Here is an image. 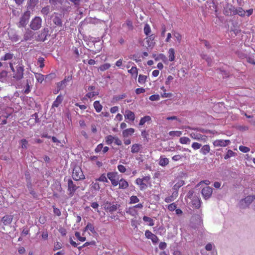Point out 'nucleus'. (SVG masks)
<instances>
[{
	"mask_svg": "<svg viewBox=\"0 0 255 255\" xmlns=\"http://www.w3.org/2000/svg\"><path fill=\"white\" fill-rule=\"evenodd\" d=\"M9 67L13 72V78L16 81L21 80L23 77L24 68L22 66L17 65L14 68L11 63H9Z\"/></svg>",
	"mask_w": 255,
	"mask_h": 255,
	"instance_id": "f257e3e1",
	"label": "nucleus"
},
{
	"mask_svg": "<svg viewBox=\"0 0 255 255\" xmlns=\"http://www.w3.org/2000/svg\"><path fill=\"white\" fill-rule=\"evenodd\" d=\"M72 177L74 180L79 181L85 179L83 171L79 166H75L72 171Z\"/></svg>",
	"mask_w": 255,
	"mask_h": 255,
	"instance_id": "f03ea898",
	"label": "nucleus"
},
{
	"mask_svg": "<svg viewBox=\"0 0 255 255\" xmlns=\"http://www.w3.org/2000/svg\"><path fill=\"white\" fill-rule=\"evenodd\" d=\"M154 39L155 36L154 34L147 36L144 38L142 45L146 48L152 49L155 44Z\"/></svg>",
	"mask_w": 255,
	"mask_h": 255,
	"instance_id": "7ed1b4c3",
	"label": "nucleus"
},
{
	"mask_svg": "<svg viewBox=\"0 0 255 255\" xmlns=\"http://www.w3.org/2000/svg\"><path fill=\"white\" fill-rule=\"evenodd\" d=\"M150 179V176H146L142 178H137L135 180V183L139 186L141 190H144L147 187V184L149 183Z\"/></svg>",
	"mask_w": 255,
	"mask_h": 255,
	"instance_id": "20e7f679",
	"label": "nucleus"
},
{
	"mask_svg": "<svg viewBox=\"0 0 255 255\" xmlns=\"http://www.w3.org/2000/svg\"><path fill=\"white\" fill-rule=\"evenodd\" d=\"M108 179L111 181L112 185L114 187L117 186L119 184V175L117 172H110L107 175Z\"/></svg>",
	"mask_w": 255,
	"mask_h": 255,
	"instance_id": "39448f33",
	"label": "nucleus"
},
{
	"mask_svg": "<svg viewBox=\"0 0 255 255\" xmlns=\"http://www.w3.org/2000/svg\"><path fill=\"white\" fill-rule=\"evenodd\" d=\"M42 25V19L39 16H35L33 18L30 23L31 29L37 30L40 29Z\"/></svg>",
	"mask_w": 255,
	"mask_h": 255,
	"instance_id": "423d86ee",
	"label": "nucleus"
},
{
	"mask_svg": "<svg viewBox=\"0 0 255 255\" xmlns=\"http://www.w3.org/2000/svg\"><path fill=\"white\" fill-rule=\"evenodd\" d=\"M30 15V12L29 11H25L20 18V20L18 24L19 27H24L27 24Z\"/></svg>",
	"mask_w": 255,
	"mask_h": 255,
	"instance_id": "0eeeda50",
	"label": "nucleus"
},
{
	"mask_svg": "<svg viewBox=\"0 0 255 255\" xmlns=\"http://www.w3.org/2000/svg\"><path fill=\"white\" fill-rule=\"evenodd\" d=\"M254 10L251 8L249 10L245 11L242 7H239L236 8V11L234 14H238L241 17H245V16H250L253 13Z\"/></svg>",
	"mask_w": 255,
	"mask_h": 255,
	"instance_id": "6e6552de",
	"label": "nucleus"
},
{
	"mask_svg": "<svg viewBox=\"0 0 255 255\" xmlns=\"http://www.w3.org/2000/svg\"><path fill=\"white\" fill-rule=\"evenodd\" d=\"M185 184L184 181L181 179H179L176 181V182L175 183L173 187V190H174L171 197H177L178 195V190L180 188H181L182 186Z\"/></svg>",
	"mask_w": 255,
	"mask_h": 255,
	"instance_id": "1a4fd4ad",
	"label": "nucleus"
},
{
	"mask_svg": "<svg viewBox=\"0 0 255 255\" xmlns=\"http://www.w3.org/2000/svg\"><path fill=\"white\" fill-rule=\"evenodd\" d=\"M190 136L193 139L198 141L206 142L207 140V136L205 135H202L199 133L192 132L189 134Z\"/></svg>",
	"mask_w": 255,
	"mask_h": 255,
	"instance_id": "9d476101",
	"label": "nucleus"
},
{
	"mask_svg": "<svg viewBox=\"0 0 255 255\" xmlns=\"http://www.w3.org/2000/svg\"><path fill=\"white\" fill-rule=\"evenodd\" d=\"M213 188L210 186H206L204 187L201 193L205 199H209L212 195Z\"/></svg>",
	"mask_w": 255,
	"mask_h": 255,
	"instance_id": "9b49d317",
	"label": "nucleus"
},
{
	"mask_svg": "<svg viewBox=\"0 0 255 255\" xmlns=\"http://www.w3.org/2000/svg\"><path fill=\"white\" fill-rule=\"evenodd\" d=\"M231 143L229 139H216L213 142L214 147H226Z\"/></svg>",
	"mask_w": 255,
	"mask_h": 255,
	"instance_id": "f8f14e48",
	"label": "nucleus"
},
{
	"mask_svg": "<svg viewBox=\"0 0 255 255\" xmlns=\"http://www.w3.org/2000/svg\"><path fill=\"white\" fill-rule=\"evenodd\" d=\"M72 79L71 77L68 76L65 77L62 81L57 83V92H59L61 90L65 88L68 82L71 81Z\"/></svg>",
	"mask_w": 255,
	"mask_h": 255,
	"instance_id": "ddd939ff",
	"label": "nucleus"
},
{
	"mask_svg": "<svg viewBox=\"0 0 255 255\" xmlns=\"http://www.w3.org/2000/svg\"><path fill=\"white\" fill-rule=\"evenodd\" d=\"M236 11V7L232 5L228 4L224 7L223 13L225 15L231 16L235 15L234 12Z\"/></svg>",
	"mask_w": 255,
	"mask_h": 255,
	"instance_id": "4468645a",
	"label": "nucleus"
},
{
	"mask_svg": "<svg viewBox=\"0 0 255 255\" xmlns=\"http://www.w3.org/2000/svg\"><path fill=\"white\" fill-rule=\"evenodd\" d=\"M68 190L69 192V195L72 196L78 187L75 185L73 181L70 179L68 181Z\"/></svg>",
	"mask_w": 255,
	"mask_h": 255,
	"instance_id": "2eb2a0df",
	"label": "nucleus"
},
{
	"mask_svg": "<svg viewBox=\"0 0 255 255\" xmlns=\"http://www.w3.org/2000/svg\"><path fill=\"white\" fill-rule=\"evenodd\" d=\"M255 200V195H249L241 200L240 203L243 206H249Z\"/></svg>",
	"mask_w": 255,
	"mask_h": 255,
	"instance_id": "dca6fc26",
	"label": "nucleus"
},
{
	"mask_svg": "<svg viewBox=\"0 0 255 255\" xmlns=\"http://www.w3.org/2000/svg\"><path fill=\"white\" fill-rule=\"evenodd\" d=\"M49 34V29L47 28H44L41 31L40 33L37 36V40L39 41H44L46 39L47 36Z\"/></svg>",
	"mask_w": 255,
	"mask_h": 255,
	"instance_id": "f3484780",
	"label": "nucleus"
},
{
	"mask_svg": "<svg viewBox=\"0 0 255 255\" xmlns=\"http://www.w3.org/2000/svg\"><path fill=\"white\" fill-rule=\"evenodd\" d=\"M145 236L147 238L150 239L153 243H156L158 241L157 236L149 231L147 230L145 231Z\"/></svg>",
	"mask_w": 255,
	"mask_h": 255,
	"instance_id": "a211bd4d",
	"label": "nucleus"
},
{
	"mask_svg": "<svg viewBox=\"0 0 255 255\" xmlns=\"http://www.w3.org/2000/svg\"><path fill=\"white\" fill-rule=\"evenodd\" d=\"M52 21L54 23L58 26H62V21L61 19L60 14L54 13V15L53 16Z\"/></svg>",
	"mask_w": 255,
	"mask_h": 255,
	"instance_id": "6ab92c4d",
	"label": "nucleus"
},
{
	"mask_svg": "<svg viewBox=\"0 0 255 255\" xmlns=\"http://www.w3.org/2000/svg\"><path fill=\"white\" fill-rule=\"evenodd\" d=\"M125 118L126 119L133 122L135 120L134 113L130 110H126L125 111Z\"/></svg>",
	"mask_w": 255,
	"mask_h": 255,
	"instance_id": "aec40b11",
	"label": "nucleus"
},
{
	"mask_svg": "<svg viewBox=\"0 0 255 255\" xmlns=\"http://www.w3.org/2000/svg\"><path fill=\"white\" fill-rule=\"evenodd\" d=\"M135 130L133 128H129L124 130L122 131V135L124 138L128 137L132 135L134 132Z\"/></svg>",
	"mask_w": 255,
	"mask_h": 255,
	"instance_id": "412c9836",
	"label": "nucleus"
},
{
	"mask_svg": "<svg viewBox=\"0 0 255 255\" xmlns=\"http://www.w3.org/2000/svg\"><path fill=\"white\" fill-rule=\"evenodd\" d=\"M191 204L192 207H200L201 206V200L198 197L194 196L191 200Z\"/></svg>",
	"mask_w": 255,
	"mask_h": 255,
	"instance_id": "4be33fe9",
	"label": "nucleus"
},
{
	"mask_svg": "<svg viewBox=\"0 0 255 255\" xmlns=\"http://www.w3.org/2000/svg\"><path fill=\"white\" fill-rule=\"evenodd\" d=\"M118 184L119 185V189H125L128 187V183L124 178L119 179Z\"/></svg>",
	"mask_w": 255,
	"mask_h": 255,
	"instance_id": "5701e85b",
	"label": "nucleus"
},
{
	"mask_svg": "<svg viewBox=\"0 0 255 255\" xmlns=\"http://www.w3.org/2000/svg\"><path fill=\"white\" fill-rule=\"evenodd\" d=\"M142 145L138 143L133 144L131 147V152L132 153H138L142 148Z\"/></svg>",
	"mask_w": 255,
	"mask_h": 255,
	"instance_id": "b1692460",
	"label": "nucleus"
},
{
	"mask_svg": "<svg viewBox=\"0 0 255 255\" xmlns=\"http://www.w3.org/2000/svg\"><path fill=\"white\" fill-rule=\"evenodd\" d=\"M160 90L162 91L160 93L161 97L163 98H171L172 97L173 94L171 93H167L166 90L164 86H162L160 87Z\"/></svg>",
	"mask_w": 255,
	"mask_h": 255,
	"instance_id": "393cba45",
	"label": "nucleus"
},
{
	"mask_svg": "<svg viewBox=\"0 0 255 255\" xmlns=\"http://www.w3.org/2000/svg\"><path fill=\"white\" fill-rule=\"evenodd\" d=\"M200 150V152L203 155H206L208 154L210 151V147L209 144H205L202 146Z\"/></svg>",
	"mask_w": 255,
	"mask_h": 255,
	"instance_id": "a878e982",
	"label": "nucleus"
},
{
	"mask_svg": "<svg viewBox=\"0 0 255 255\" xmlns=\"http://www.w3.org/2000/svg\"><path fill=\"white\" fill-rule=\"evenodd\" d=\"M63 98L61 95H58L56 98L55 100L53 102L52 107L53 108H57L59 105L62 103Z\"/></svg>",
	"mask_w": 255,
	"mask_h": 255,
	"instance_id": "bb28decb",
	"label": "nucleus"
},
{
	"mask_svg": "<svg viewBox=\"0 0 255 255\" xmlns=\"http://www.w3.org/2000/svg\"><path fill=\"white\" fill-rule=\"evenodd\" d=\"M169 163V160L167 158L164 157L162 156H161L159 158V164L162 166H165Z\"/></svg>",
	"mask_w": 255,
	"mask_h": 255,
	"instance_id": "cd10ccee",
	"label": "nucleus"
},
{
	"mask_svg": "<svg viewBox=\"0 0 255 255\" xmlns=\"http://www.w3.org/2000/svg\"><path fill=\"white\" fill-rule=\"evenodd\" d=\"M94 107L97 113L100 112L103 108L102 105L99 101H96L93 104Z\"/></svg>",
	"mask_w": 255,
	"mask_h": 255,
	"instance_id": "c85d7f7f",
	"label": "nucleus"
},
{
	"mask_svg": "<svg viewBox=\"0 0 255 255\" xmlns=\"http://www.w3.org/2000/svg\"><path fill=\"white\" fill-rule=\"evenodd\" d=\"M128 72L134 78H136L137 77L138 74V71L136 66H132L130 69L128 70Z\"/></svg>",
	"mask_w": 255,
	"mask_h": 255,
	"instance_id": "c756f323",
	"label": "nucleus"
},
{
	"mask_svg": "<svg viewBox=\"0 0 255 255\" xmlns=\"http://www.w3.org/2000/svg\"><path fill=\"white\" fill-rule=\"evenodd\" d=\"M169 60L173 61L175 60V50L173 48H170L168 52Z\"/></svg>",
	"mask_w": 255,
	"mask_h": 255,
	"instance_id": "7c9ffc66",
	"label": "nucleus"
},
{
	"mask_svg": "<svg viewBox=\"0 0 255 255\" xmlns=\"http://www.w3.org/2000/svg\"><path fill=\"white\" fill-rule=\"evenodd\" d=\"M115 137L112 135H109L105 137V142L108 145H111L114 142Z\"/></svg>",
	"mask_w": 255,
	"mask_h": 255,
	"instance_id": "2f4dec72",
	"label": "nucleus"
},
{
	"mask_svg": "<svg viewBox=\"0 0 255 255\" xmlns=\"http://www.w3.org/2000/svg\"><path fill=\"white\" fill-rule=\"evenodd\" d=\"M185 128L189 129H192V130H197L201 131L202 132H208V133H213V134L214 133V132L213 131H211L210 130H204V129L198 128H192L190 126L186 127Z\"/></svg>",
	"mask_w": 255,
	"mask_h": 255,
	"instance_id": "473e14b6",
	"label": "nucleus"
},
{
	"mask_svg": "<svg viewBox=\"0 0 255 255\" xmlns=\"http://www.w3.org/2000/svg\"><path fill=\"white\" fill-rule=\"evenodd\" d=\"M151 120V118L149 116H146L144 117L141 118L139 125V126H143L146 122H149Z\"/></svg>",
	"mask_w": 255,
	"mask_h": 255,
	"instance_id": "72a5a7b5",
	"label": "nucleus"
},
{
	"mask_svg": "<svg viewBox=\"0 0 255 255\" xmlns=\"http://www.w3.org/2000/svg\"><path fill=\"white\" fill-rule=\"evenodd\" d=\"M190 141V139L186 136L181 137L179 139V142L182 144H189Z\"/></svg>",
	"mask_w": 255,
	"mask_h": 255,
	"instance_id": "f704fd0d",
	"label": "nucleus"
},
{
	"mask_svg": "<svg viewBox=\"0 0 255 255\" xmlns=\"http://www.w3.org/2000/svg\"><path fill=\"white\" fill-rule=\"evenodd\" d=\"M182 134V132L181 131L176 130V131H170L169 132V135L172 137H179Z\"/></svg>",
	"mask_w": 255,
	"mask_h": 255,
	"instance_id": "c9c22d12",
	"label": "nucleus"
},
{
	"mask_svg": "<svg viewBox=\"0 0 255 255\" xmlns=\"http://www.w3.org/2000/svg\"><path fill=\"white\" fill-rule=\"evenodd\" d=\"M236 153L233 152L232 150L229 149L227 154L224 156L225 159H228L231 157L235 156Z\"/></svg>",
	"mask_w": 255,
	"mask_h": 255,
	"instance_id": "e433bc0d",
	"label": "nucleus"
},
{
	"mask_svg": "<svg viewBox=\"0 0 255 255\" xmlns=\"http://www.w3.org/2000/svg\"><path fill=\"white\" fill-rule=\"evenodd\" d=\"M160 60H162L164 62H165L167 61V57L164 54L160 53L158 54L156 58H155V61H159Z\"/></svg>",
	"mask_w": 255,
	"mask_h": 255,
	"instance_id": "4c0bfd02",
	"label": "nucleus"
},
{
	"mask_svg": "<svg viewBox=\"0 0 255 255\" xmlns=\"http://www.w3.org/2000/svg\"><path fill=\"white\" fill-rule=\"evenodd\" d=\"M89 230L91 231L92 233H95L94 227L92 224H91L90 223H88L86 226L84 232H86V231Z\"/></svg>",
	"mask_w": 255,
	"mask_h": 255,
	"instance_id": "58836bf2",
	"label": "nucleus"
},
{
	"mask_svg": "<svg viewBox=\"0 0 255 255\" xmlns=\"http://www.w3.org/2000/svg\"><path fill=\"white\" fill-rule=\"evenodd\" d=\"M35 77L37 81L41 83L44 80V75L40 73H35Z\"/></svg>",
	"mask_w": 255,
	"mask_h": 255,
	"instance_id": "ea45409f",
	"label": "nucleus"
},
{
	"mask_svg": "<svg viewBox=\"0 0 255 255\" xmlns=\"http://www.w3.org/2000/svg\"><path fill=\"white\" fill-rule=\"evenodd\" d=\"M143 220L144 222H147L149 226H152L154 225L153 221L151 218L146 216H144Z\"/></svg>",
	"mask_w": 255,
	"mask_h": 255,
	"instance_id": "a19ab883",
	"label": "nucleus"
},
{
	"mask_svg": "<svg viewBox=\"0 0 255 255\" xmlns=\"http://www.w3.org/2000/svg\"><path fill=\"white\" fill-rule=\"evenodd\" d=\"M12 219L11 216H4L2 218V221L5 225H7L11 222Z\"/></svg>",
	"mask_w": 255,
	"mask_h": 255,
	"instance_id": "79ce46f5",
	"label": "nucleus"
},
{
	"mask_svg": "<svg viewBox=\"0 0 255 255\" xmlns=\"http://www.w3.org/2000/svg\"><path fill=\"white\" fill-rule=\"evenodd\" d=\"M144 33V34L147 35L149 36V34L151 32V28L149 24H145L144 27L143 29Z\"/></svg>",
	"mask_w": 255,
	"mask_h": 255,
	"instance_id": "37998d69",
	"label": "nucleus"
},
{
	"mask_svg": "<svg viewBox=\"0 0 255 255\" xmlns=\"http://www.w3.org/2000/svg\"><path fill=\"white\" fill-rule=\"evenodd\" d=\"M105 174H102L99 178L96 179V181H101L103 182H108V180Z\"/></svg>",
	"mask_w": 255,
	"mask_h": 255,
	"instance_id": "c03bdc74",
	"label": "nucleus"
},
{
	"mask_svg": "<svg viewBox=\"0 0 255 255\" xmlns=\"http://www.w3.org/2000/svg\"><path fill=\"white\" fill-rule=\"evenodd\" d=\"M111 67V65L109 64V63H105L103 65H101L99 69L101 71H105L108 69H109Z\"/></svg>",
	"mask_w": 255,
	"mask_h": 255,
	"instance_id": "a18cd8bd",
	"label": "nucleus"
},
{
	"mask_svg": "<svg viewBox=\"0 0 255 255\" xmlns=\"http://www.w3.org/2000/svg\"><path fill=\"white\" fill-rule=\"evenodd\" d=\"M146 76L140 74L138 76V82L140 84H144L146 81Z\"/></svg>",
	"mask_w": 255,
	"mask_h": 255,
	"instance_id": "49530a36",
	"label": "nucleus"
},
{
	"mask_svg": "<svg viewBox=\"0 0 255 255\" xmlns=\"http://www.w3.org/2000/svg\"><path fill=\"white\" fill-rule=\"evenodd\" d=\"M13 57V54L10 53H6L3 57L0 58L1 60H10Z\"/></svg>",
	"mask_w": 255,
	"mask_h": 255,
	"instance_id": "de8ad7c7",
	"label": "nucleus"
},
{
	"mask_svg": "<svg viewBox=\"0 0 255 255\" xmlns=\"http://www.w3.org/2000/svg\"><path fill=\"white\" fill-rule=\"evenodd\" d=\"M98 92H89L86 94L85 96L88 98H91L95 96L98 95Z\"/></svg>",
	"mask_w": 255,
	"mask_h": 255,
	"instance_id": "09e8293b",
	"label": "nucleus"
},
{
	"mask_svg": "<svg viewBox=\"0 0 255 255\" xmlns=\"http://www.w3.org/2000/svg\"><path fill=\"white\" fill-rule=\"evenodd\" d=\"M21 146L22 148L26 149L28 145V141L25 139H22L20 141Z\"/></svg>",
	"mask_w": 255,
	"mask_h": 255,
	"instance_id": "8fccbe9b",
	"label": "nucleus"
},
{
	"mask_svg": "<svg viewBox=\"0 0 255 255\" xmlns=\"http://www.w3.org/2000/svg\"><path fill=\"white\" fill-rule=\"evenodd\" d=\"M50 8L49 6L44 7L41 10V12L44 15H47L49 12Z\"/></svg>",
	"mask_w": 255,
	"mask_h": 255,
	"instance_id": "3c124183",
	"label": "nucleus"
},
{
	"mask_svg": "<svg viewBox=\"0 0 255 255\" xmlns=\"http://www.w3.org/2000/svg\"><path fill=\"white\" fill-rule=\"evenodd\" d=\"M91 188L95 190L98 191L100 189V184L98 182H93L91 184Z\"/></svg>",
	"mask_w": 255,
	"mask_h": 255,
	"instance_id": "603ef678",
	"label": "nucleus"
},
{
	"mask_svg": "<svg viewBox=\"0 0 255 255\" xmlns=\"http://www.w3.org/2000/svg\"><path fill=\"white\" fill-rule=\"evenodd\" d=\"M201 146V144L197 142H194L191 145L192 148L194 150L199 149Z\"/></svg>",
	"mask_w": 255,
	"mask_h": 255,
	"instance_id": "864d4df0",
	"label": "nucleus"
},
{
	"mask_svg": "<svg viewBox=\"0 0 255 255\" xmlns=\"http://www.w3.org/2000/svg\"><path fill=\"white\" fill-rule=\"evenodd\" d=\"M173 36L175 37L176 40L179 43H180L182 39V35L177 32H174L173 33Z\"/></svg>",
	"mask_w": 255,
	"mask_h": 255,
	"instance_id": "5fc2aeb1",
	"label": "nucleus"
},
{
	"mask_svg": "<svg viewBox=\"0 0 255 255\" xmlns=\"http://www.w3.org/2000/svg\"><path fill=\"white\" fill-rule=\"evenodd\" d=\"M126 97H127V95L126 94H123L115 96L114 98V99L116 101H120V100L125 98Z\"/></svg>",
	"mask_w": 255,
	"mask_h": 255,
	"instance_id": "6e6d98bb",
	"label": "nucleus"
},
{
	"mask_svg": "<svg viewBox=\"0 0 255 255\" xmlns=\"http://www.w3.org/2000/svg\"><path fill=\"white\" fill-rule=\"evenodd\" d=\"M215 247L213 244L208 243L205 246V249L207 251H211L214 250Z\"/></svg>",
	"mask_w": 255,
	"mask_h": 255,
	"instance_id": "4d7b16f0",
	"label": "nucleus"
},
{
	"mask_svg": "<svg viewBox=\"0 0 255 255\" xmlns=\"http://www.w3.org/2000/svg\"><path fill=\"white\" fill-rule=\"evenodd\" d=\"M139 202V199L136 196H132L130 198V203L135 204Z\"/></svg>",
	"mask_w": 255,
	"mask_h": 255,
	"instance_id": "13d9d810",
	"label": "nucleus"
},
{
	"mask_svg": "<svg viewBox=\"0 0 255 255\" xmlns=\"http://www.w3.org/2000/svg\"><path fill=\"white\" fill-rule=\"evenodd\" d=\"M149 99L151 101H158L160 97L159 95H152L149 97Z\"/></svg>",
	"mask_w": 255,
	"mask_h": 255,
	"instance_id": "bf43d9fd",
	"label": "nucleus"
},
{
	"mask_svg": "<svg viewBox=\"0 0 255 255\" xmlns=\"http://www.w3.org/2000/svg\"><path fill=\"white\" fill-rule=\"evenodd\" d=\"M117 168L121 173H125L127 170L126 167L122 164L118 165Z\"/></svg>",
	"mask_w": 255,
	"mask_h": 255,
	"instance_id": "052dcab7",
	"label": "nucleus"
},
{
	"mask_svg": "<svg viewBox=\"0 0 255 255\" xmlns=\"http://www.w3.org/2000/svg\"><path fill=\"white\" fill-rule=\"evenodd\" d=\"M239 149L240 151H241L242 152H244V153L248 152L250 150L249 147L243 146V145L240 146Z\"/></svg>",
	"mask_w": 255,
	"mask_h": 255,
	"instance_id": "680f3d73",
	"label": "nucleus"
},
{
	"mask_svg": "<svg viewBox=\"0 0 255 255\" xmlns=\"http://www.w3.org/2000/svg\"><path fill=\"white\" fill-rule=\"evenodd\" d=\"M75 235L76 237L81 242H84L86 240V238L81 237L80 233L79 232H76Z\"/></svg>",
	"mask_w": 255,
	"mask_h": 255,
	"instance_id": "e2e57ef3",
	"label": "nucleus"
},
{
	"mask_svg": "<svg viewBox=\"0 0 255 255\" xmlns=\"http://www.w3.org/2000/svg\"><path fill=\"white\" fill-rule=\"evenodd\" d=\"M173 80V77L171 75H169L167 77V78L165 81V84L166 85H170L171 84V82H172V81Z\"/></svg>",
	"mask_w": 255,
	"mask_h": 255,
	"instance_id": "0e129e2a",
	"label": "nucleus"
},
{
	"mask_svg": "<svg viewBox=\"0 0 255 255\" xmlns=\"http://www.w3.org/2000/svg\"><path fill=\"white\" fill-rule=\"evenodd\" d=\"M31 117L33 119H34V121L33 123V124H36L37 123H38L39 122V119L38 118V114L37 113H34L31 116Z\"/></svg>",
	"mask_w": 255,
	"mask_h": 255,
	"instance_id": "69168bd1",
	"label": "nucleus"
},
{
	"mask_svg": "<svg viewBox=\"0 0 255 255\" xmlns=\"http://www.w3.org/2000/svg\"><path fill=\"white\" fill-rule=\"evenodd\" d=\"M103 148V145L102 143H100V144H98L95 149V152L98 153V152H100L102 150Z\"/></svg>",
	"mask_w": 255,
	"mask_h": 255,
	"instance_id": "338daca9",
	"label": "nucleus"
},
{
	"mask_svg": "<svg viewBox=\"0 0 255 255\" xmlns=\"http://www.w3.org/2000/svg\"><path fill=\"white\" fill-rule=\"evenodd\" d=\"M182 156L181 155L177 154V155H174L172 157V159L174 161H177L181 160L182 159Z\"/></svg>",
	"mask_w": 255,
	"mask_h": 255,
	"instance_id": "774afa93",
	"label": "nucleus"
}]
</instances>
